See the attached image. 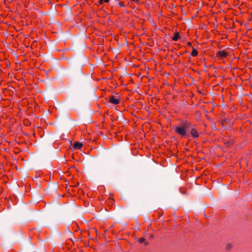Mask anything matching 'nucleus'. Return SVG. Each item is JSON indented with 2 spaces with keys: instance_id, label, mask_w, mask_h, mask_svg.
I'll return each instance as SVG.
<instances>
[{
  "instance_id": "1",
  "label": "nucleus",
  "mask_w": 252,
  "mask_h": 252,
  "mask_svg": "<svg viewBox=\"0 0 252 252\" xmlns=\"http://www.w3.org/2000/svg\"><path fill=\"white\" fill-rule=\"evenodd\" d=\"M191 126L190 123L188 122H184L182 124L176 126L174 128L175 132L182 137L189 136V133L188 132L189 129Z\"/></svg>"
},
{
  "instance_id": "2",
  "label": "nucleus",
  "mask_w": 252,
  "mask_h": 252,
  "mask_svg": "<svg viewBox=\"0 0 252 252\" xmlns=\"http://www.w3.org/2000/svg\"><path fill=\"white\" fill-rule=\"evenodd\" d=\"M109 101L110 103L117 105L120 102V99L118 96L111 95L109 97Z\"/></svg>"
},
{
  "instance_id": "3",
  "label": "nucleus",
  "mask_w": 252,
  "mask_h": 252,
  "mask_svg": "<svg viewBox=\"0 0 252 252\" xmlns=\"http://www.w3.org/2000/svg\"><path fill=\"white\" fill-rule=\"evenodd\" d=\"M189 128H190V134L193 138H197L199 136V133L194 127H191V126H190Z\"/></svg>"
},
{
  "instance_id": "4",
  "label": "nucleus",
  "mask_w": 252,
  "mask_h": 252,
  "mask_svg": "<svg viewBox=\"0 0 252 252\" xmlns=\"http://www.w3.org/2000/svg\"><path fill=\"white\" fill-rule=\"evenodd\" d=\"M83 146V144L79 142H75L72 145V148L74 150L80 149Z\"/></svg>"
},
{
  "instance_id": "5",
  "label": "nucleus",
  "mask_w": 252,
  "mask_h": 252,
  "mask_svg": "<svg viewBox=\"0 0 252 252\" xmlns=\"http://www.w3.org/2000/svg\"><path fill=\"white\" fill-rule=\"evenodd\" d=\"M226 53L224 51H220L217 53V56L220 58H223L226 56Z\"/></svg>"
},
{
  "instance_id": "6",
  "label": "nucleus",
  "mask_w": 252,
  "mask_h": 252,
  "mask_svg": "<svg viewBox=\"0 0 252 252\" xmlns=\"http://www.w3.org/2000/svg\"><path fill=\"white\" fill-rule=\"evenodd\" d=\"M179 38V34L178 32H176L174 33L173 37H172V40L174 41H177Z\"/></svg>"
},
{
  "instance_id": "7",
  "label": "nucleus",
  "mask_w": 252,
  "mask_h": 252,
  "mask_svg": "<svg viewBox=\"0 0 252 252\" xmlns=\"http://www.w3.org/2000/svg\"><path fill=\"white\" fill-rule=\"evenodd\" d=\"M138 242L139 243H144L145 245H147L148 243L146 242L145 239L144 238H140L138 239Z\"/></svg>"
},
{
  "instance_id": "8",
  "label": "nucleus",
  "mask_w": 252,
  "mask_h": 252,
  "mask_svg": "<svg viewBox=\"0 0 252 252\" xmlns=\"http://www.w3.org/2000/svg\"><path fill=\"white\" fill-rule=\"evenodd\" d=\"M198 54V52L195 49H193L191 53V55L193 56V57H195L196 56H197Z\"/></svg>"
},
{
  "instance_id": "9",
  "label": "nucleus",
  "mask_w": 252,
  "mask_h": 252,
  "mask_svg": "<svg viewBox=\"0 0 252 252\" xmlns=\"http://www.w3.org/2000/svg\"><path fill=\"white\" fill-rule=\"evenodd\" d=\"M109 0H99V3L101 4L104 1L105 2H108Z\"/></svg>"
},
{
  "instance_id": "10",
  "label": "nucleus",
  "mask_w": 252,
  "mask_h": 252,
  "mask_svg": "<svg viewBox=\"0 0 252 252\" xmlns=\"http://www.w3.org/2000/svg\"><path fill=\"white\" fill-rule=\"evenodd\" d=\"M188 45L189 46H191V43H190V42H188Z\"/></svg>"
}]
</instances>
